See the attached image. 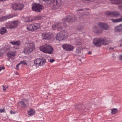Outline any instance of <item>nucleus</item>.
Wrapping results in <instances>:
<instances>
[{
    "label": "nucleus",
    "instance_id": "nucleus-1",
    "mask_svg": "<svg viewBox=\"0 0 122 122\" xmlns=\"http://www.w3.org/2000/svg\"><path fill=\"white\" fill-rule=\"evenodd\" d=\"M80 16L78 14L76 15L73 18H72L70 16L66 17L62 20V22L60 23H57L54 24L52 26V29L54 30L57 29L58 31H60L62 29V28L61 25H62L66 27V22H67L69 23V22H71L73 20L78 19V18Z\"/></svg>",
    "mask_w": 122,
    "mask_h": 122
},
{
    "label": "nucleus",
    "instance_id": "nucleus-2",
    "mask_svg": "<svg viewBox=\"0 0 122 122\" xmlns=\"http://www.w3.org/2000/svg\"><path fill=\"white\" fill-rule=\"evenodd\" d=\"M39 49L40 51L46 53L51 54L54 51L52 47L50 45L47 44L40 46Z\"/></svg>",
    "mask_w": 122,
    "mask_h": 122
},
{
    "label": "nucleus",
    "instance_id": "nucleus-3",
    "mask_svg": "<svg viewBox=\"0 0 122 122\" xmlns=\"http://www.w3.org/2000/svg\"><path fill=\"white\" fill-rule=\"evenodd\" d=\"M68 33L66 30L62 31L58 33L56 36L57 40L61 41L66 39L68 37Z\"/></svg>",
    "mask_w": 122,
    "mask_h": 122
},
{
    "label": "nucleus",
    "instance_id": "nucleus-4",
    "mask_svg": "<svg viewBox=\"0 0 122 122\" xmlns=\"http://www.w3.org/2000/svg\"><path fill=\"white\" fill-rule=\"evenodd\" d=\"M35 49L34 44L32 42L28 43L27 46L25 47L23 52L27 54L32 52Z\"/></svg>",
    "mask_w": 122,
    "mask_h": 122
},
{
    "label": "nucleus",
    "instance_id": "nucleus-5",
    "mask_svg": "<svg viewBox=\"0 0 122 122\" xmlns=\"http://www.w3.org/2000/svg\"><path fill=\"white\" fill-rule=\"evenodd\" d=\"M20 23L19 21L16 20L9 22L6 23L5 25L6 27L7 28L12 29L15 28Z\"/></svg>",
    "mask_w": 122,
    "mask_h": 122
},
{
    "label": "nucleus",
    "instance_id": "nucleus-6",
    "mask_svg": "<svg viewBox=\"0 0 122 122\" xmlns=\"http://www.w3.org/2000/svg\"><path fill=\"white\" fill-rule=\"evenodd\" d=\"M45 1H48L50 0H42ZM53 4V8L54 9L59 8L61 5L62 1L61 0H50Z\"/></svg>",
    "mask_w": 122,
    "mask_h": 122
},
{
    "label": "nucleus",
    "instance_id": "nucleus-7",
    "mask_svg": "<svg viewBox=\"0 0 122 122\" xmlns=\"http://www.w3.org/2000/svg\"><path fill=\"white\" fill-rule=\"evenodd\" d=\"M12 9L15 10H22L24 7V5L21 3H15L12 4Z\"/></svg>",
    "mask_w": 122,
    "mask_h": 122
},
{
    "label": "nucleus",
    "instance_id": "nucleus-8",
    "mask_svg": "<svg viewBox=\"0 0 122 122\" xmlns=\"http://www.w3.org/2000/svg\"><path fill=\"white\" fill-rule=\"evenodd\" d=\"M32 6V10L34 11L37 12H41L43 8V6L39 4H33Z\"/></svg>",
    "mask_w": 122,
    "mask_h": 122
},
{
    "label": "nucleus",
    "instance_id": "nucleus-9",
    "mask_svg": "<svg viewBox=\"0 0 122 122\" xmlns=\"http://www.w3.org/2000/svg\"><path fill=\"white\" fill-rule=\"evenodd\" d=\"M107 15L115 17H117L120 16V13L118 11H107L106 12Z\"/></svg>",
    "mask_w": 122,
    "mask_h": 122
},
{
    "label": "nucleus",
    "instance_id": "nucleus-10",
    "mask_svg": "<svg viewBox=\"0 0 122 122\" xmlns=\"http://www.w3.org/2000/svg\"><path fill=\"white\" fill-rule=\"evenodd\" d=\"M46 62L45 60L43 58H37L34 61L35 65L37 66H42Z\"/></svg>",
    "mask_w": 122,
    "mask_h": 122
},
{
    "label": "nucleus",
    "instance_id": "nucleus-11",
    "mask_svg": "<svg viewBox=\"0 0 122 122\" xmlns=\"http://www.w3.org/2000/svg\"><path fill=\"white\" fill-rule=\"evenodd\" d=\"M93 44L97 47H99L102 46L101 39L99 38H94L92 41Z\"/></svg>",
    "mask_w": 122,
    "mask_h": 122
},
{
    "label": "nucleus",
    "instance_id": "nucleus-12",
    "mask_svg": "<svg viewBox=\"0 0 122 122\" xmlns=\"http://www.w3.org/2000/svg\"><path fill=\"white\" fill-rule=\"evenodd\" d=\"M63 49L67 51H72L74 49V47L72 45L68 44H65L62 46Z\"/></svg>",
    "mask_w": 122,
    "mask_h": 122
},
{
    "label": "nucleus",
    "instance_id": "nucleus-13",
    "mask_svg": "<svg viewBox=\"0 0 122 122\" xmlns=\"http://www.w3.org/2000/svg\"><path fill=\"white\" fill-rule=\"evenodd\" d=\"M52 37V35L49 33H43L42 34V39H51Z\"/></svg>",
    "mask_w": 122,
    "mask_h": 122
},
{
    "label": "nucleus",
    "instance_id": "nucleus-14",
    "mask_svg": "<svg viewBox=\"0 0 122 122\" xmlns=\"http://www.w3.org/2000/svg\"><path fill=\"white\" fill-rule=\"evenodd\" d=\"M101 43L102 45H108L111 41L110 39L108 38H104L101 39Z\"/></svg>",
    "mask_w": 122,
    "mask_h": 122
},
{
    "label": "nucleus",
    "instance_id": "nucleus-15",
    "mask_svg": "<svg viewBox=\"0 0 122 122\" xmlns=\"http://www.w3.org/2000/svg\"><path fill=\"white\" fill-rule=\"evenodd\" d=\"M13 17L11 14L7 15L5 16L0 17V21L2 22L7 20Z\"/></svg>",
    "mask_w": 122,
    "mask_h": 122
},
{
    "label": "nucleus",
    "instance_id": "nucleus-16",
    "mask_svg": "<svg viewBox=\"0 0 122 122\" xmlns=\"http://www.w3.org/2000/svg\"><path fill=\"white\" fill-rule=\"evenodd\" d=\"M98 25L100 27L105 30H108L109 28V26L105 23L99 22L98 23Z\"/></svg>",
    "mask_w": 122,
    "mask_h": 122
},
{
    "label": "nucleus",
    "instance_id": "nucleus-17",
    "mask_svg": "<svg viewBox=\"0 0 122 122\" xmlns=\"http://www.w3.org/2000/svg\"><path fill=\"white\" fill-rule=\"evenodd\" d=\"M93 31L97 33L100 34L102 33L103 30L102 29L98 27H95L93 28Z\"/></svg>",
    "mask_w": 122,
    "mask_h": 122
},
{
    "label": "nucleus",
    "instance_id": "nucleus-18",
    "mask_svg": "<svg viewBox=\"0 0 122 122\" xmlns=\"http://www.w3.org/2000/svg\"><path fill=\"white\" fill-rule=\"evenodd\" d=\"M18 105L19 107L23 109H24L26 106V104L22 101H20L18 102Z\"/></svg>",
    "mask_w": 122,
    "mask_h": 122
},
{
    "label": "nucleus",
    "instance_id": "nucleus-19",
    "mask_svg": "<svg viewBox=\"0 0 122 122\" xmlns=\"http://www.w3.org/2000/svg\"><path fill=\"white\" fill-rule=\"evenodd\" d=\"M115 30L116 32H122V24H120L119 26L115 27Z\"/></svg>",
    "mask_w": 122,
    "mask_h": 122
},
{
    "label": "nucleus",
    "instance_id": "nucleus-20",
    "mask_svg": "<svg viewBox=\"0 0 122 122\" xmlns=\"http://www.w3.org/2000/svg\"><path fill=\"white\" fill-rule=\"evenodd\" d=\"M33 24H30L27 26V28L28 30L32 31L34 30Z\"/></svg>",
    "mask_w": 122,
    "mask_h": 122
},
{
    "label": "nucleus",
    "instance_id": "nucleus-21",
    "mask_svg": "<svg viewBox=\"0 0 122 122\" xmlns=\"http://www.w3.org/2000/svg\"><path fill=\"white\" fill-rule=\"evenodd\" d=\"M7 56L9 57H13L15 55V54L13 51H11L8 52L7 54Z\"/></svg>",
    "mask_w": 122,
    "mask_h": 122
},
{
    "label": "nucleus",
    "instance_id": "nucleus-22",
    "mask_svg": "<svg viewBox=\"0 0 122 122\" xmlns=\"http://www.w3.org/2000/svg\"><path fill=\"white\" fill-rule=\"evenodd\" d=\"M111 20L113 22L117 23L122 21V17L116 19H112Z\"/></svg>",
    "mask_w": 122,
    "mask_h": 122
},
{
    "label": "nucleus",
    "instance_id": "nucleus-23",
    "mask_svg": "<svg viewBox=\"0 0 122 122\" xmlns=\"http://www.w3.org/2000/svg\"><path fill=\"white\" fill-rule=\"evenodd\" d=\"M23 21L25 22H27L30 21L31 20L30 18L27 17H24L22 18Z\"/></svg>",
    "mask_w": 122,
    "mask_h": 122
},
{
    "label": "nucleus",
    "instance_id": "nucleus-24",
    "mask_svg": "<svg viewBox=\"0 0 122 122\" xmlns=\"http://www.w3.org/2000/svg\"><path fill=\"white\" fill-rule=\"evenodd\" d=\"M35 113V111L33 109H31L28 112L29 115H34Z\"/></svg>",
    "mask_w": 122,
    "mask_h": 122
},
{
    "label": "nucleus",
    "instance_id": "nucleus-25",
    "mask_svg": "<svg viewBox=\"0 0 122 122\" xmlns=\"http://www.w3.org/2000/svg\"><path fill=\"white\" fill-rule=\"evenodd\" d=\"M10 43L12 44L13 45H16L18 46L20 45V42L19 41H13L12 42H10Z\"/></svg>",
    "mask_w": 122,
    "mask_h": 122
},
{
    "label": "nucleus",
    "instance_id": "nucleus-26",
    "mask_svg": "<svg viewBox=\"0 0 122 122\" xmlns=\"http://www.w3.org/2000/svg\"><path fill=\"white\" fill-rule=\"evenodd\" d=\"M34 30L38 29L40 27V24L39 23H34L33 24Z\"/></svg>",
    "mask_w": 122,
    "mask_h": 122
},
{
    "label": "nucleus",
    "instance_id": "nucleus-27",
    "mask_svg": "<svg viewBox=\"0 0 122 122\" xmlns=\"http://www.w3.org/2000/svg\"><path fill=\"white\" fill-rule=\"evenodd\" d=\"M6 29L5 28H2L0 30V33L1 34H3L6 32Z\"/></svg>",
    "mask_w": 122,
    "mask_h": 122
},
{
    "label": "nucleus",
    "instance_id": "nucleus-28",
    "mask_svg": "<svg viewBox=\"0 0 122 122\" xmlns=\"http://www.w3.org/2000/svg\"><path fill=\"white\" fill-rule=\"evenodd\" d=\"M111 1H116L117 2L116 3H113L114 4H117L120 3H122V0H110Z\"/></svg>",
    "mask_w": 122,
    "mask_h": 122
},
{
    "label": "nucleus",
    "instance_id": "nucleus-29",
    "mask_svg": "<svg viewBox=\"0 0 122 122\" xmlns=\"http://www.w3.org/2000/svg\"><path fill=\"white\" fill-rule=\"evenodd\" d=\"M117 112V109L116 108L113 109L112 110V113L114 114L116 113Z\"/></svg>",
    "mask_w": 122,
    "mask_h": 122
},
{
    "label": "nucleus",
    "instance_id": "nucleus-30",
    "mask_svg": "<svg viewBox=\"0 0 122 122\" xmlns=\"http://www.w3.org/2000/svg\"><path fill=\"white\" fill-rule=\"evenodd\" d=\"M20 64H23L24 65H25L27 64V63L26 61H20Z\"/></svg>",
    "mask_w": 122,
    "mask_h": 122
},
{
    "label": "nucleus",
    "instance_id": "nucleus-31",
    "mask_svg": "<svg viewBox=\"0 0 122 122\" xmlns=\"http://www.w3.org/2000/svg\"><path fill=\"white\" fill-rule=\"evenodd\" d=\"M16 112L15 110H12V111H10V114H15V113H16Z\"/></svg>",
    "mask_w": 122,
    "mask_h": 122
},
{
    "label": "nucleus",
    "instance_id": "nucleus-32",
    "mask_svg": "<svg viewBox=\"0 0 122 122\" xmlns=\"http://www.w3.org/2000/svg\"><path fill=\"white\" fill-rule=\"evenodd\" d=\"M5 47L6 48L7 50L9 49L10 48V45H6L5 46Z\"/></svg>",
    "mask_w": 122,
    "mask_h": 122
},
{
    "label": "nucleus",
    "instance_id": "nucleus-33",
    "mask_svg": "<svg viewBox=\"0 0 122 122\" xmlns=\"http://www.w3.org/2000/svg\"><path fill=\"white\" fill-rule=\"evenodd\" d=\"M5 67L2 65L0 66V71L2 69H4Z\"/></svg>",
    "mask_w": 122,
    "mask_h": 122
},
{
    "label": "nucleus",
    "instance_id": "nucleus-34",
    "mask_svg": "<svg viewBox=\"0 0 122 122\" xmlns=\"http://www.w3.org/2000/svg\"><path fill=\"white\" fill-rule=\"evenodd\" d=\"M5 111V110L4 108L3 109H0V112L1 113L4 112Z\"/></svg>",
    "mask_w": 122,
    "mask_h": 122
},
{
    "label": "nucleus",
    "instance_id": "nucleus-35",
    "mask_svg": "<svg viewBox=\"0 0 122 122\" xmlns=\"http://www.w3.org/2000/svg\"><path fill=\"white\" fill-rule=\"evenodd\" d=\"M20 63H19L18 64H17L16 66V69L17 70L18 69V67L20 65Z\"/></svg>",
    "mask_w": 122,
    "mask_h": 122
},
{
    "label": "nucleus",
    "instance_id": "nucleus-36",
    "mask_svg": "<svg viewBox=\"0 0 122 122\" xmlns=\"http://www.w3.org/2000/svg\"><path fill=\"white\" fill-rule=\"evenodd\" d=\"M81 44V43L80 42H76V44L77 45H80Z\"/></svg>",
    "mask_w": 122,
    "mask_h": 122
},
{
    "label": "nucleus",
    "instance_id": "nucleus-37",
    "mask_svg": "<svg viewBox=\"0 0 122 122\" xmlns=\"http://www.w3.org/2000/svg\"><path fill=\"white\" fill-rule=\"evenodd\" d=\"M118 8L120 10H122V6H118Z\"/></svg>",
    "mask_w": 122,
    "mask_h": 122
},
{
    "label": "nucleus",
    "instance_id": "nucleus-38",
    "mask_svg": "<svg viewBox=\"0 0 122 122\" xmlns=\"http://www.w3.org/2000/svg\"><path fill=\"white\" fill-rule=\"evenodd\" d=\"M3 90L4 91H5L6 89V86H5L4 85L3 86Z\"/></svg>",
    "mask_w": 122,
    "mask_h": 122
},
{
    "label": "nucleus",
    "instance_id": "nucleus-39",
    "mask_svg": "<svg viewBox=\"0 0 122 122\" xmlns=\"http://www.w3.org/2000/svg\"><path fill=\"white\" fill-rule=\"evenodd\" d=\"M119 59L120 60L122 61V55H120L119 56Z\"/></svg>",
    "mask_w": 122,
    "mask_h": 122
},
{
    "label": "nucleus",
    "instance_id": "nucleus-40",
    "mask_svg": "<svg viewBox=\"0 0 122 122\" xmlns=\"http://www.w3.org/2000/svg\"><path fill=\"white\" fill-rule=\"evenodd\" d=\"M54 61V60L53 59L50 60V61L51 63H52Z\"/></svg>",
    "mask_w": 122,
    "mask_h": 122
},
{
    "label": "nucleus",
    "instance_id": "nucleus-41",
    "mask_svg": "<svg viewBox=\"0 0 122 122\" xmlns=\"http://www.w3.org/2000/svg\"><path fill=\"white\" fill-rule=\"evenodd\" d=\"M114 48V47L112 48V47H110L109 48V49H113Z\"/></svg>",
    "mask_w": 122,
    "mask_h": 122
},
{
    "label": "nucleus",
    "instance_id": "nucleus-42",
    "mask_svg": "<svg viewBox=\"0 0 122 122\" xmlns=\"http://www.w3.org/2000/svg\"><path fill=\"white\" fill-rule=\"evenodd\" d=\"M114 55H113V59H114L115 58V56H114Z\"/></svg>",
    "mask_w": 122,
    "mask_h": 122
},
{
    "label": "nucleus",
    "instance_id": "nucleus-43",
    "mask_svg": "<svg viewBox=\"0 0 122 122\" xmlns=\"http://www.w3.org/2000/svg\"><path fill=\"white\" fill-rule=\"evenodd\" d=\"M0 1H6V0H0Z\"/></svg>",
    "mask_w": 122,
    "mask_h": 122
},
{
    "label": "nucleus",
    "instance_id": "nucleus-44",
    "mask_svg": "<svg viewBox=\"0 0 122 122\" xmlns=\"http://www.w3.org/2000/svg\"><path fill=\"white\" fill-rule=\"evenodd\" d=\"M6 89H8V86H6Z\"/></svg>",
    "mask_w": 122,
    "mask_h": 122
},
{
    "label": "nucleus",
    "instance_id": "nucleus-45",
    "mask_svg": "<svg viewBox=\"0 0 122 122\" xmlns=\"http://www.w3.org/2000/svg\"><path fill=\"white\" fill-rule=\"evenodd\" d=\"M84 28V26H82V28H81V29H82V28ZM81 30V29H79V30Z\"/></svg>",
    "mask_w": 122,
    "mask_h": 122
},
{
    "label": "nucleus",
    "instance_id": "nucleus-46",
    "mask_svg": "<svg viewBox=\"0 0 122 122\" xmlns=\"http://www.w3.org/2000/svg\"><path fill=\"white\" fill-rule=\"evenodd\" d=\"M91 53V52H88V54H90Z\"/></svg>",
    "mask_w": 122,
    "mask_h": 122
},
{
    "label": "nucleus",
    "instance_id": "nucleus-47",
    "mask_svg": "<svg viewBox=\"0 0 122 122\" xmlns=\"http://www.w3.org/2000/svg\"><path fill=\"white\" fill-rule=\"evenodd\" d=\"M79 61H81V59H79Z\"/></svg>",
    "mask_w": 122,
    "mask_h": 122
},
{
    "label": "nucleus",
    "instance_id": "nucleus-48",
    "mask_svg": "<svg viewBox=\"0 0 122 122\" xmlns=\"http://www.w3.org/2000/svg\"><path fill=\"white\" fill-rule=\"evenodd\" d=\"M120 46H122V45H121V44H120Z\"/></svg>",
    "mask_w": 122,
    "mask_h": 122
},
{
    "label": "nucleus",
    "instance_id": "nucleus-49",
    "mask_svg": "<svg viewBox=\"0 0 122 122\" xmlns=\"http://www.w3.org/2000/svg\"><path fill=\"white\" fill-rule=\"evenodd\" d=\"M82 10L81 9V10H79L80 11V10Z\"/></svg>",
    "mask_w": 122,
    "mask_h": 122
}]
</instances>
